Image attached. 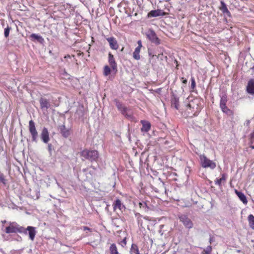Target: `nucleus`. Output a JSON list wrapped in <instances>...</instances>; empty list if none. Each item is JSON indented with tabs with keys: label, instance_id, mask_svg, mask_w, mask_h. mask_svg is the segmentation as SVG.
Instances as JSON below:
<instances>
[{
	"label": "nucleus",
	"instance_id": "33",
	"mask_svg": "<svg viewBox=\"0 0 254 254\" xmlns=\"http://www.w3.org/2000/svg\"><path fill=\"white\" fill-rule=\"evenodd\" d=\"M110 72H111L110 68L108 65H106L104 67V74L105 76H107L108 75H109L110 74Z\"/></svg>",
	"mask_w": 254,
	"mask_h": 254
},
{
	"label": "nucleus",
	"instance_id": "43",
	"mask_svg": "<svg viewBox=\"0 0 254 254\" xmlns=\"http://www.w3.org/2000/svg\"><path fill=\"white\" fill-rule=\"evenodd\" d=\"M83 230L84 231H86V230H88L89 231H91V229L86 226H84L83 228Z\"/></svg>",
	"mask_w": 254,
	"mask_h": 254
},
{
	"label": "nucleus",
	"instance_id": "24",
	"mask_svg": "<svg viewBox=\"0 0 254 254\" xmlns=\"http://www.w3.org/2000/svg\"><path fill=\"white\" fill-rule=\"evenodd\" d=\"M248 219L250 227L254 230V216L253 214L249 215Z\"/></svg>",
	"mask_w": 254,
	"mask_h": 254
},
{
	"label": "nucleus",
	"instance_id": "44",
	"mask_svg": "<svg viewBox=\"0 0 254 254\" xmlns=\"http://www.w3.org/2000/svg\"><path fill=\"white\" fill-rule=\"evenodd\" d=\"M109 62L110 64H111V53H109Z\"/></svg>",
	"mask_w": 254,
	"mask_h": 254
},
{
	"label": "nucleus",
	"instance_id": "30",
	"mask_svg": "<svg viewBox=\"0 0 254 254\" xmlns=\"http://www.w3.org/2000/svg\"><path fill=\"white\" fill-rule=\"evenodd\" d=\"M250 142L251 143V147L254 149V130L250 134Z\"/></svg>",
	"mask_w": 254,
	"mask_h": 254
},
{
	"label": "nucleus",
	"instance_id": "3",
	"mask_svg": "<svg viewBox=\"0 0 254 254\" xmlns=\"http://www.w3.org/2000/svg\"><path fill=\"white\" fill-rule=\"evenodd\" d=\"M80 154L81 156L86 159H97L98 157V153L96 150L85 149L81 152Z\"/></svg>",
	"mask_w": 254,
	"mask_h": 254
},
{
	"label": "nucleus",
	"instance_id": "6",
	"mask_svg": "<svg viewBox=\"0 0 254 254\" xmlns=\"http://www.w3.org/2000/svg\"><path fill=\"white\" fill-rule=\"evenodd\" d=\"M202 101L198 99V98H194L193 100L190 101L189 103L188 104L187 107L190 108H193L195 107L196 109L199 108V110L201 111L202 108Z\"/></svg>",
	"mask_w": 254,
	"mask_h": 254
},
{
	"label": "nucleus",
	"instance_id": "12",
	"mask_svg": "<svg viewBox=\"0 0 254 254\" xmlns=\"http://www.w3.org/2000/svg\"><path fill=\"white\" fill-rule=\"evenodd\" d=\"M41 138L45 143H47L50 140L49 133L47 128L44 127L41 133Z\"/></svg>",
	"mask_w": 254,
	"mask_h": 254
},
{
	"label": "nucleus",
	"instance_id": "2",
	"mask_svg": "<svg viewBox=\"0 0 254 254\" xmlns=\"http://www.w3.org/2000/svg\"><path fill=\"white\" fill-rule=\"evenodd\" d=\"M178 218L185 228L190 229L193 226V224L192 221L189 218L188 215L186 214H180L178 215Z\"/></svg>",
	"mask_w": 254,
	"mask_h": 254
},
{
	"label": "nucleus",
	"instance_id": "45",
	"mask_svg": "<svg viewBox=\"0 0 254 254\" xmlns=\"http://www.w3.org/2000/svg\"><path fill=\"white\" fill-rule=\"evenodd\" d=\"M107 40L108 41L110 47H111V37L107 38Z\"/></svg>",
	"mask_w": 254,
	"mask_h": 254
},
{
	"label": "nucleus",
	"instance_id": "46",
	"mask_svg": "<svg viewBox=\"0 0 254 254\" xmlns=\"http://www.w3.org/2000/svg\"><path fill=\"white\" fill-rule=\"evenodd\" d=\"M70 58V55H67L66 56H65L64 57V58H65V59H66V58Z\"/></svg>",
	"mask_w": 254,
	"mask_h": 254
},
{
	"label": "nucleus",
	"instance_id": "34",
	"mask_svg": "<svg viewBox=\"0 0 254 254\" xmlns=\"http://www.w3.org/2000/svg\"><path fill=\"white\" fill-rule=\"evenodd\" d=\"M118 44L116 40L112 38V49H117L118 48Z\"/></svg>",
	"mask_w": 254,
	"mask_h": 254
},
{
	"label": "nucleus",
	"instance_id": "14",
	"mask_svg": "<svg viewBox=\"0 0 254 254\" xmlns=\"http://www.w3.org/2000/svg\"><path fill=\"white\" fill-rule=\"evenodd\" d=\"M187 111L188 113L190 115V117H193L195 116H197L198 114L199 113L200 111L199 110V108L196 109V108H190L189 107H187Z\"/></svg>",
	"mask_w": 254,
	"mask_h": 254
},
{
	"label": "nucleus",
	"instance_id": "13",
	"mask_svg": "<svg viewBox=\"0 0 254 254\" xmlns=\"http://www.w3.org/2000/svg\"><path fill=\"white\" fill-rule=\"evenodd\" d=\"M138 46L135 49V50L133 53V57L136 60H139L140 59L139 55L141 48L142 47V43L140 40L137 42Z\"/></svg>",
	"mask_w": 254,
	"mask_h": 254
},
{
	"label": "nucleus",
	"instance_id": "50",
	"mask_svg": "<svg viewBox=\"0 0 254 254\" xmlns=\"http://www.w3.org/2000/svg\"><path fill=\"white\" fill-rule=\"evenodd\" d=\"M123 50H124V47H123V48H122V49H121V51H123Z\"/></svg>",
	"mask_w": 254,
	"mask_h": 254
},
{
	"label": "nucleus",
	"instance_id": "36",
	"mask_svg": "<svg viewBox=\"0 0 254 254\" xmlns=\"http://www.w3.org/2000/svg\"><path fill=\"white\" fill-rule=\"evenodd\" d=\"M0 182L4 185L6 184V180L4 178L3 174L0 172Z\"/></svg>",
	"mask_w": 254,
	"mask_h": 254
},
{
	"label": "nucleus",
	"instance_id": "37",
	"mask_svg": "<svg viewBox=\"0 0 254 254\" xmlns=\"http://www.w3.org/2000/svg\"><path fill=\"white\" fill-rule=\"evenodd\" d=\"M113 56L112 55V72H116L117 71L116 65H115V62L113 61Z\"/></svg>",
	"mask_w": 254,
	"mask_h": 254
},
{
	"label": "nucleus",
	"instance_id": "8",
	"mask_svg": "<svg viewBox=\"0 0 254 254\" xmlns=\"http://www.w3.org/2000/svg\"><path fill=\"white\" fill-rule=\"evenodd\" d=\"M114 211H116L117 214L122 213L123 210L125 209L124 205L121 202V200L117 199L114 204Z\"/></svg>",
	"mask_w": 254,
	"mask_h": 254
},
{
	"label": "nucleus",
	"instance_id": "40",
	"mask_svg": "<svg viewBox=\"0 0 254 254\" xmlns=\"http://www.w3.org/2000/svg\"><path fill=\"white\" fill-rule=\"evenodd\" d=\"M126 244H127V241H126V238H125L121 242V245L124 247V246H126Z\"/></svg>",
	"mask_w": 254,
	"mask_h": 254
},
{
	"label": "nucleus",
	"instance_id": "26",
	"mask_svg": "<svg viewBox=\"0 0 254 254\" xmlns=\"http://www.w3.org/2000/svg\"><path fill=\"white\" fill-rule=\"evenodd\" d=\"M228 101L227 97L226 95L224 94L221 97L220 107L226 106L227 102Z\"/></svg>",
	"mask_w": 254,
	"mask_h": 254
},
{
	"label": "nucleus",
	"instance_id": "38",
	"mask_svg": "<svg viewBox=\"0 0 254 254\" xmlns=\"http://www.w3.org/2000/svg\"><path fill=\"white\" fill-rule=\"evenodd\" d=\"M157 181L158 182H159V185L160 188H161V187L162 188H165L164 187V185H165L163 181H161L160 178H158L157 179Z\"/></svg>",
	"mask_w": 254,
	"mask_h": 254
},
{
	"label": "nucleus",
	"instance_id": "16",
	"mask_svg": "<svg viewBox=\"0 0 254 254\" xmlns=\"http://www.w3.org/2000/svg\"><path fill=\"white\" fill-rule=\"evenodd\" d=\"M140 122L142 125V127L141 128V131L145 132H148L151 128L150 123L148 121L145 120H142Z\"/></svg>",
	"mask_w": 254,
	"mask_h": 254
},
{
	"label": "nucleus",
	"instance_id": "9",
	"mask_svg": "<svg viewBox=\"0 0 254 254\" xmlns=\"http://www.w3.org/2000/svg\"><path fill=\"white\" fill-rule=\"evenodd\" d=\"M40 107L42 111L45 112L47 111L50 107V103L49 100L46 98H41L39 100Z\"/></svg>",
	"mask_w": 254,
	"mask_h": 254
},
{
	"label": "nucleus",
	"instance_id": "27",
	"mask_svg": "<svg viewBox=\"0 0 254 254\" xmlns=\"http://www.w3.org/2000/svg\"><path fill=\"white\" fill-rule=\"evenodd\" d=\"M130 252L134 254H140L139 253V250L136 244H132L130 249Z\"/></svg>",
	"mask_w": 254,
	"mask_h": 254
},
{
	"label": "nucleus",
	"instance_id": "15",
	"mask_svg": "<svg viewBox=\"0 0 254 254\" xmlns=\"http://www.w3.org/2000/svg\"><path fill=\"white\" fill-rule=\"evenodd\" d=\"M165 13L161 9L153 10L150 11L148 14L149 17H157L159 16H163Z\"/></svg>",
	"mask_w": 254,
	"mask_h": 254
},
{
	"label": "nucleus",
	"instance_id": "17",
	"mask_svg": "<svg viewBox=\"0 0 254 254\" xmlns=\"http://www.w3.org/2000/svg\"><path fill=\"white\" fill-rule=\"evenodd\" d=\"M59 129L64 137H67L69 136L70 132L69 129L66 128L64 125L60 126Z\"/></svg>",
	"mask_w": 254,
	"mask_h": 254
},
{
	"label": "nucleus",
	"instance_id": "35",
	"mask_svg": "<svg viewBox=\"0 0 254 254\" xmlns=\"http://www.w3.org/2000/svg\"><path fill=\"white\" fill-rule=\"evenodd\" d=\"M11 27L9 26H7L6 28L4 29V36L6 38H7L9 36V31L11 30Z\"/></svg>",
	"mask_w": 254,
	"mask_h": 254
},
{
	"label": "nucleus",
	"instance_id": "41",
	"mask_svg": "<svg viewBox=\"0 0 254 254\" xmlns=\"http://www.w3.org/2000/svg\"><path fill=\"white\" fill-rule=\"evenodd\" d=\"M181 80H182L183 83H184L185 84H186L187 83V82H188L187 79H186L185 78L182 77Z\"/></svg>",
	"mask_w": 254,
	"mask_h": 254
},
{
	"label": "nucleus",
	"instance_id": "31",
	"mask_svg": "<svg viewBox=\"0 0 254 254\" xmlns=\"http://www.w3.org/2000/svg\"><path fill=\"white\" fill-rule=\"evenodd\" d=\"M212 247L209 245L205 249L203 250L202 252L203 254H211L212 251Z\"/></svg>",
	"mask_w": 254,
	"mask_h": 254
},
{
	"label": "nucleus",
	"instance_id": "49",
	"mask_svg": "<svg viewBox=\"0 0 254 254\" xmlns=\"http://www.w3.org/2000/svg\"><path fill=\"white\" fill-rule=\"evenodd\" d=\"M48 147H49V148L50 149L51 147V144H49V145H48Z\"/></svg>",
	"mask_w": 254,
	"mask_h": 254
},
{
	"label": "nucleus",
	"instance_id": "4",
	"mask_svg": "<svg viewBox=\"0 0 254 254\" xmlns=\"http://www.w3.org/2000/svg\"><path fill=\"white\" fill-rule=\"evenodd\" d=\"M29 130L32 136V141L37 142L38 134L35 127V123L32 120H30L29 122Z\"/></svg>",
	"mask_w": 254,
	"mask_h": 254
},
{
	"label": "nucleus",
	"instance_id": "7",
	"mask_svg": "<svg viewBox=\"0 0 254 254\" xmlns=\"http://www.w3.org/2000/svg\"><path fill=\"white\" fill-rule=\"evenodd\" d=\"M200 165L204 168L214 169L216 166V163L211 160H200Z\"/></svg>",
	"mask_w": 254,
	"mask_h": 254
},
{
	"label": "nucleus",
	"instance_id": "25",
	"mask_svg": "<svg viewBox=\"0 0 254 254\" xmlns=\"http://www.w3.org/2000/svg\"><path fill=\"white\" fill-rule=\"evenodd\" d=\"M190 81V92H195V91L196 90V83L195 78L193 76L191 77Z\"/></svg>",
	"mask_w": 254,
	"mask_h": 254
},
{
	"label": "nucleus",
	"instance_id": "11",
	"mask_svg": "<svg viewBox=\"0 0 254 254\" xmlns=\"http://www.w3.org/2000/svg\"><path fill=\"white\" fill-rule=\"evenodd\" d=\"M147 36L148 38L152 42L156 44H160V40L159 38L157 37L155 33L152 31H150L147 34Z\"/></svg>",
	"mask_w": 254,
	"mask_h": 254
},
{
	"label": "nucleus",
	"instance_id": "39",
	"mask_svg": "<svg viewBox=\"0 0 254 254\" xmlns=\"http://www.w3.org/2000/svg\"><path fill=\"white\" fill-rule=\"evenodd\" d=\"M214 241H215V238L214 237V236L210 235V238H209V243L211 244H212V242H213Z\"/></svg>",
	"mask_w": 254,
	"mask_h": 254
},
{
	"label": "nucleus",
	"instance_id": "51",
	"mask_svg": "<svg viewBox=\"0 0 254 254\" xmlns=\"http://www.w3.org/2000/svg\"><path fill=\"white\" fill-rule=\"evenodd\" d=\"M110 250H111V246L110 247Z\"/></svg>",
	"mask_w": 254,
	"mask_h": 254
},
{
	"label": "nucleus",
	"instance_id": "5",
	"mask_svg": "<svg viewBox=\"0 0 254 254\" xmlns=\"http://www.w3.org/2000/svg\"><path fill=\"white\" fill-rule=\"evenodd\" d=\"M24 231L22 234H28L29 239L32 241H34L37 233L35 227L33 226H28L26 228L24 227Z\"/></svg>",
	"mask_w": 254,
	"mask_h": 254
},
{
	"label": "nucleus",
	"instance_id": "21",
	"mask_svg": "<svg viewBox=\"0 0 254 254\" xmlns=\"http://www.w3.org/2000/svg\"><path fill=\"white\" fill-rule=\"evenodd\" d=\"M235 192L237 196L239 197V199L243 202L244 204H247L248 203L247 197L244 193L236 190H235Z\"/></svg>",
	"mask_w": 254,
	"mask_h": 254
},
{
	"label": "nucleus",
	"instance_id": "47",
	"mask_svg": "<svg viewBox=\"0 0 254 254\" xmlns=\"http://www.w3.org/2000/svg\"><path fill=\"white\" fill-rule=\"evenodd\" d=\"M159 54L158 55V56H155V57H156L157 58H159ZM154 57H155V55H153L152 56V58H153Z\"/></svg>",
	"mask_w": 254,
	"mask_h": 254
},
{
	"label": "nucleus",
	"instance_id": "48",
	"mask_svg": "<svg viewBox=\"0 0 254 254\" xmlns=\"http://www.w3.org/2000/svg\"><path fill=\"white\" fill-rule=\"evenodd\" d=\"M1 222H2V223H6V220L2 221Z\"/></svg>",
	"mask_w": 254,
	"mask_h": 254
},
{
	"label": "nucleus",
	"instance_id": "29",
	"mask_svg": "<svg viewBox=\"0 0 254 254\" xmlns=\"http://www.w3.org/2000/svg\"><path fill=\"white\" fill-rule=\"evenodd\" d=\"M221 6L220 7V9L223 13H230L229 11L228 10L227 6L226 4L223 2H221Z\"/></svg>",
	"mask_w": 254,
	"mask_h": 254
},
{
	"label": "nucleus",
	"instance_id": "32",
	"mask_svg": "<svg viewBox=\"0 0 254 254\" xmlns=\"http://www.w3.org/2000/svg\"><path fill=\"white\" fill-rule=\"evenodd\" d=\"M139 206L140 208H142L145 212H147L149 208L147 207L146 203L144 202H139Z\"/></svg>",
	"mask_w": 254,
	"mask_h": 254
},
{
	"label": "nucleus",
	"instance_id": "19",
	"mask_svg": "<svg viewBox=\"0 0 254 254\" xmlns=\"http://www.w3.org/2000/svg\"><path fill=\"white\" fill-rule=\"evenodd\" d=\"M247 92L251 94H254V79H251L249 80L247 87Z\"/></svg>",
	"mask_w": 254,
	"mask_h": 254
},
{
	"label": "nucleus",
	"instance_id": "22",
	"mask_svg": "<svg viewBox=\"0 0 254 254\" xmlns=\"http://www.w3.org/2000/svg\"><path fill=\"white\" fill-rule=\"evenodd\" d=\"M84 109L83 106H79L77 107L75 112V115L80 118L83 117L84 115Z\"/></svg>",
	"mask_w": 254,
	"mask_h": 254
},
{
	"label": "nucleus",
	"instance_id": "18",
	"mask_svg": "<svg viewBox=\"0 0 254 254\" xmlns=\"http://www.w3.org/2000/svg\"><path fill=\"white\" fill-rule=\"evenodd\" d=\"M115 102H116V105L117 107L118 108V110H120L122 114L125 115V116H128L127 111V108L123 106L120 102H119L118 100H115Z\"/></svg>",
	"mask_w": 254,
	"mask_h": 254
},
{
	"label": "nucleus",
	"instance_id": "10",
	"mask_svg": "<svg viewBox=\"0 0 254 254\" xmlns=\"http://www.w3.org/2000/svg\"><path fill=\"white\" fill-rule=\"evenodd\" d=\"M221 178H216L214 181V184L218 186L220 189L222 188V185H224L227 179V175L223 173L221 175Z\"/></svg>",
	"mask_w": 254,
	"mask_h": 254
},
{
	"label": "nucleus",
	"instance_id": "20",
	"mask_svg": "<svg viewBox=\"0 0 254 254\" xmlns=\"http://www.w3.org/2000/svg\"><path fill=\"white\" fill-rule=\"evenodd\" d=\"M171 106L176 109H179V99L174 95L171 98Z\"/></svg>",
	"mask_w": 254,
	"mask_h": 254
},
{
	"label": "nucleus",
	"instance_id": "42",
	"mask_svg": "<svg viewBox=\"0 0 254 254\" xmlns=\"http://www.w3.org/2000/svg\"><path fill=\"white\" fill-rule=\"evenodd\" d=\"M135 216L137 218V219L138 220L139 218L141 216V215L139 213H135Z\"/></svg>",
	"mask_w": 254,
	"mask_h": 254
},
{
	"label": "nucleus",
	"instance_id": "28",
	"mask_svg": "<svg viewBox=\"0 0 254 254\" xmlns=\"http://www.w3.org/2000/svg\"><path fill=\"white\" fill-rule=\"evenodd\" d=\"M31 38L33 39L37 40L40 42H42L44 40L43 38L40 35H37L36 34L33 33L30 35Z\"/></svg>",
	"mask_w": 254,
	"mask_h": 254
},
{
	"label": "nucleus",
	"instance_id": "1",
	"mask_svg": "<svg viewBox=\"0 0 254 254\" xmlns=\"http://www.w3.org/2000/svg\"><path fill=\"white\" fill-rule=\"evenodd\" d=\"M24 232V227L15 222H9L8 226L5 229V232L6 234L17 233L22 234Z\"/></svg>",
	"mask_w": 254,
	"mask_h": 254
},
{
	"label": "nucleus",
	"instance_id": "23",
	"mask_svg": "<svg viewBox=\"0 0 254 254\" xmlns=\"http://www.w3.org/2000/svg\"><path fill=\"white\" fill-rule=\"evenodd\" d=\"M222 111L229 116H233L234 115L233 111L229 109L227 105L220 107Z\"/></svg>",
	"mask_w": 254,
	"mask_h": 254
}]
</instances>
